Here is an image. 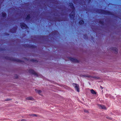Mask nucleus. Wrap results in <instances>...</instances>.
Listing matches in <instances>:
<instances>
[{
  "instance_id": "nucleus-1",
  "label": "nucleus",
  "mask_w": 121,
  "mask_h": 121,
  "mask_svg": "<svg viewBox=\"0 0 121 121\" xmlns=\"http://www.w3.org/2000/svg\"><path fill=\"white\" fill-rule=\"evenodd\" d=\"M112 52L115 54H117L118 53V49L116 48L112 47L111 48Z\"/></svg>"
},
{
  "instance_id": "nucleus-2",
  "label": "nucleus",
  "mask_w": 121,
  "mask_h": 121,
  "mask_svg": "<svg viewBox=\"0 0 121 121\" xmlns=\"http://www.w3.org/2000/svg\"><path fill=\"white\" fill-rule=\"evenodd\" d=\"M73 86L77 90V91L79 92V88L78 85L76 84H73Z\"/></svg>"
},
{
  "instance_id": "nucleus-3",
  "label": "nucleus",
  "mask_w": 121,
  "mask_h": 121,
  "mask_svg": "<svg viewBox=\"0 0 121 121\" xmlns=\"http://www.w3.org/2000/svg\"><path fill=\"white\" fill-rule=\"evenodd\" d=\"M98 107L100 109H103L105 110L106 109V107L104 105H101L100 104H98Z\"/></svg>"
},
{
  "instance_id": "nucleus-4",
  "label": "nucleus",
  "mask_w": 121,
  "mask_h": 121,
  "mask_svg": "<svg viewBox=\"0 0 121 121\" xmlns=\"http://www.w3.org/2000/svg\"><path fill=\"white\" fill-rule=\"evenodd\" d=\"M29 72L31 73H32L33 74H35V75L37 76H38L37 73L32 69L30 70H29Z\"/></svg>"
},
{
  "instance_id": "nucleus-5",
  "label": "nucleus",
  "mask_w": 121,
  "mask_h": 121,
  "mask_svg": "<svg viewBox=\"0 0 121 121\" xmlns=\"http://www.w3.org/2000/svg\"><path fill=\"white\" fill-rule=\"evenodd\" d=\"M70 60L74 62H78L79 61L76 58L70 57Z\"/></svg>"
},
{
  "instance_id": "nucleus-6",
  "label": "nucleus",
  "mask_w": 121,
  "mask_h": 121,
  "mask_svg": "<svg viewBox=\"0 0 121 121\" xmlns=\"http://www.w3.org/2000/svg\"><path fill=\"white\" fill-rule=\"evenodd\" d=\"M35 90L36 93L40 95H41V93L42 92V91L37 89H35Z\"/></svg>"
},
{
  "instance_id": "nucleus-7",
  "label": "nucleus",
  "mask_w": 121,
  "mask_h": 121,
  "mask_svg": "<svg viewBox=\"0 0 121 121\" xmlns=\"http://www.w3.org/2000/svg\"><path fill=\"white\" fill-rule=\"evenodd\" d=\"M26 99L28 100H33V98L31 96L27 97L26 98Z\"/></svg>"
},
{
  "instance_id": "nucleus-8",
  "label": "nucleus",
  "mask_w": 121,
  "mask_h": 121,
  "mask_svg": "<svg viewBox=\"0 0 121 121\" xmlns=\"http://www.w3.org/2000/svg\"><path fill=\"white\" fill-rule=\"evenodd\" d=\"M21 27L22 29H25L27 27L26 25L24 23L22 24L21 25Z\"/></svg>"
},
{
  "instance_id": "nucleus-9",
  "label": "nucleus",
  "mask_w": 121,
  "mask_h": 121,
  "mask_svg": "<svg viewBox=\"0 0 121 121\" xmlns=\"http://www.w3.org/2000/svg\"><path fill=\"white\" fill-rule=\"evenodd\" d=\"M91 93L93 94H96V92L93 89H92L91 90Z\"/></svg>"
},
{
  "instance_id": "nucleus-10",
  "label": "nucleus",
  "mask_w": 121,
  "mask_h": 121,
  "mask_svg": "<svg viewBox=\"0 0 121 121\" xmlns=\"http://www.w3.org/2000/svg\"><path fill=\"white\" fill-rule=\"evenodd\" d=\"M30 116L32 117H37V115L34 114H30Z\"/></svg>"
},
{
  "instance_id": "nucleus-11",
  "label": "nucleus",
  "mask_w": 121,
  "mask_h": 121,
  "mask_svg": "<svg viewBox=\"0 0 121 121\" xmlns=\"http://www.w3.org/2000/svg\"><path fill=\"white\" fill-rule=\"evenodd\" d=\"M84 112L86 113H89V111L88 110L86 109H84Z\"/></svg>"
},
{
  "instance_id": "nucleus-12",
  "label": "nucleus",
  "mask_w": 121,
  "mask_h": 121,
  "mask_svg": "<svg viewBox=\"0 0 121 121\" xmlns=\"http://www.w3.org/2000/svg\"><path fill=\"white\" fill-rule=\"evenodd\" d=\"M79 23L80 24H81L84 23V22L83 20H81L79 21Z\"/></svg>"
},
{
  "instance_id": "nucleus-13",
  "label": "nucleus",
  "mask_w": 121,
  "mask_h": 121,
  "mask_svg": "<svg viewBox=\"0 0 121 121\" xmlns=\"http://www.w3.org/2000/svg\"><path fill=\"white\" fill-rule=\"evenodd\" d=\"M106 118L107 119H111V118L110 117H106Z\"/></svg>"
},
{
  "instance_id": "nucleus-14",
  "label": "nucleus",
  "mask_w": 121,
  "mask_h": 121,
  "mask_svg": "<svg viewBox=\"0 0 121 121\" xmlns=\"http://www.w3.org/2000/svg\"><path fill=\"white\" fill-rule=\"evenodd\" d=\"M85 77H90L91 76L90 75H87L86 76H85Z\"/></svg>"
},
{
  "instance_id": "nucleus-15",
  "label": "nucleus",
  "mask_w": 121,
  "mask_h": 121,
  "mask_svg": "<svg viewBox=\"0 0 121 121\" xmlns=\"http://www.w3.org/2000/svg\"><path fill=\"white\" fill-rule=\"evenodd\" d=\"M21 121H26V120L25 119H23L21 120Z\"/></svg>"
},
{
  "instance_id": "nucleus-16",
  "label": "nucleus",
  "mask_w": 121,
  "mask_h": 121,
  "mask_svg": "<svg viewBox=\"0 0 121 121\" xmlns=\"http://www.w3.org/2000/svg\"><path fill=\"white\" fill-rule=\"evenodd\" d=\"M6 15L5 14V13H4L3 14V16L4 17H5Z\"/></svg>"
},
{
  "instance_id": "nucleus-17",
  "label": "nucleus",
  "mask_w": 121,
  "mask_h": 121,
  "mask_svg": "<svg viewBox=\"0 0 121 121\" xmlns=\"http://www.w3.org/2000/svg\"><path fill=\"white\" fill-rule=\"evenodd\" d=\"M70 5H71V6H73V4L72 3H70L69 4Z\"/></svg>"
},
{
  "instance_id": "nucleus-18",
  "label": "nucleus",
  "mask_w": 121,
  "mask_h": 121,
  "mask_svg": "<svg viewBox=\"0 0 121 121\" xmlns=\"http://www.w3.org/2000/svg\"><path fill=\"white\" fill-rule=\"evenodd\" d=\"M11 100L10 99H7V100H6L8 101V100Z\"/></svg>"
},
{
  "instance_id": "nucleus-19",
  "label": "nucleus",
  "mask_w": 121,
  "mask_h": 121,
  "mask_svg": "<svg viewBox=\"0 0 121 121\" xmlns=\"http://www.w3.org/2000/svg\"><path fill=\"white\" fill-rule=\"evenodd\" d=\"M29 17V15H28L27 17V18Z\"/></svg>"
},
{
  "instance_id": "nucleus-20",
  "label": "nucleus",
  "mask_w": 121,
  "mask_h": 121,
  "mask_svg": "<svg viewBox=\"0 0 121 121\" xmlns=\"http://www.w3.org/2000/svg\"><path fill=\"white\" fill-rule=\"evenodd\" d=\"M73 13V14H74V13Z\"/></svg>"
},
{
  "instance_id": "nucleus-21",
  "label": "nucleus",
  "mask_w": 121,
  "mask_h": 121,
  "mask_svg": "<svg viewBox=\"0 0 121 121\" xmlns=\"http://www.w3.org/2000/svg\"><path fill=\"white\" fill-rule=\"evenodd\" d=\"M70 17H71V15H70Z\"/></svg>"
}]
</instances>
